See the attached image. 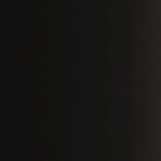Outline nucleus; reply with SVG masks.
<instances>
[{
    "mask_svg": "<svg viewBox=\"0 0 161 161\" xmlns=\"http://www.w3.org/2000/svg\"><path fill=\"white\" fill-rule=\"evenodd\" d=\"M8 74L9 76L10 75V67L9 66H8Z\"/></svg>",
    "mask_w": 161,
    "mask_h": 161,
    "instance_id": "nucleus-3",
    "label": "nucleus"
},
{
    "mask_svg": "<svg viewBox=\"0 0 161 161\" xmlns=\"http://www.w3.org/2000/svg\"><path fill=\"white\" fill-rule=\"evenodd\" d=\"M7 131L8 134L11 132V129L10 127L8 126L7 127Z\"/></svg>",
    "mask_w": 161,
    "mask_h": 161,
    "instance_id": "nucleus-1",
    "label": "nucleus"
},
{
    "mask_svg": "<svg viewBox=\"0 0 161 161\" xmlns=\"http://www.w3.org/2000/svg\"><path fill=\"white\" fill-rule=\"evenodd\" d=\"M12 157H9L8 156H7V161H13L11 160V158H12Z\"/></svg>",
    "mask_w": 161,
    "mask_h": 161,
    "instance_id": "nucleus-2",
    "label": "nucleus"
},
{
    "mask_svg": "<svg viewBox=\"0 0 161 161\" xmlns=\"http://www.w3.org/2000/svg\"><path fill=\"white\" fill-rule=\"evenodd\" d=\"M8 145H9V143L8 142Z\"/></svg>",
    "mask_w": 161,
    "mask_h": 161,
    "instance_id": "nucleus-4",
    "label": "nucleus"
},
{
    "mask_svg": "<svg viewBox=\"0 0 161 161\" xmlns=\"http://www.w3.org/2000/svg\"><path fill=\"white\" fill-rule=\"evenodd\" d=\"M9 2H10V0H8Z\"/></svg>",
    "mask_w": 161,
    "mask_h": 161,
    "instance_id": "nucleus-5",
    "label": "nucleus"
},
{
    "mask_svg": "<svg viewBox=\"0 0 161 161\" xmlns=\"http://www.w3.org/2000/svg\"><path fill=\"white\" fill-rule=\"evenodd\" d=\"M8 122H11V121H9Z\"/></svg>",
    "mask_w": 161,
    "mask_h": 161,
    "instance_id": "nucleus-6",
    "label": "nucleus"
}]
</instances>
